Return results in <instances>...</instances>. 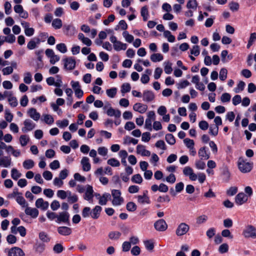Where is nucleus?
Segmentation results:
<instances>
[{"mask_svg":"<svg viewBox=\"0 0 256 256\" xmlns=\"http://www.w3.org/2000/svg\"><path fill=\"white\" fill-rule=\"evenodd\" d=\"M238 166L239 170L242 173L250 172L253 167V163L247 161L242 158H240L238 162Z\"/></svg>","mask_w":256,"mask_h":256,"instance_id":"f257e3e1","label":"nucleus"},{"mask_svg":"<svg viewBox=\"0 0 256 256\" xmlns=\"http://www.w3.org/2000/svg\"><path fill=\"white\" fill-rule=\"evenodd\" d=\"M10 198H16V202L22 207L26 206L28 204L22 196L21 192H18L17 188H14L13 192L8 195Z\"/></svg>","mask_w":256,"mask_h":256,"instance_id":"f03ea898","label":"nucleus"},{"mask_svg":"<svg viewBox=\"0 0 256 256\" xmlns=\"http://www.w3.org/2000/svg\"><path fill=\"white\" fill-rule=\"evenodd\" d=\"M243 236L246 238H252L254 239L256 238V230L252 226H248L244 230Z\"/></svg>","mask_w":256,"mask_h":256,"instance_id":"7ed1b4c3","label":"nucleus"},{"mask_svg":"<svg viewBox=\"0 0 256 256\" xmlns=\"http://www.w3.org/2000/svg\"><path fill=\"white\" fill-rule=\"evenodd\" d=\"M189 230V226L185 222H182L178 226L176 230V234L178 236H182L186 234Z\"/></svg>","mask_w":256,"mask_h":256,"instance_id":"20e7f679","label":"nucleus"},{"mask_svg":"<svg viewBox=\"0 0 256 256\" xmlns=\"http://www.w3.org/2000/svg\"><path fill=\"white\" fill-rule=\"evenodd\" d=\"M112 194L113 197V200L112 201L113 205H120L123 202V198L120 196V192L119 190H112Z\"/></svg>","mask_w":256,"mask_h":256,"instance_id":"39448f33","label":"nucleus"},{"mask_svg":"<svg viewBox=\"0 0 256 256\" xmlns=\"http://www.w3.org/2000/svg\"><path fill=\"white\" fill-rule=\"evenodd\" d=\"M64 62V68L66 70H72L76 66V60L72 58H66L63 60Z\"/></svg>","mask_w":256,"mask_h":256,"instance_id":"423d86ee","label":"nucleus"},{"mask_svg":"<svg viewBox=\"0 0 256 256\" xmlns=\"http://www.w3.org/2000/svg\"><path fill=\"white\" fill-rule=\"evenodd\" d=\"M24 126L22 128V130L24 132L32 131L36 126V124L30 119L25 120L24 122Z\"/></svg>","mask_w":256,"mask_h":256,"instance_id":"0eeeda50","label":"nucleus"},{"mask_svg":"<svg viewBox=\"0 0 256 256\" xmlns=\"http://www.w3.org/2000/svg\"><path fill=\"white\" fill-rule=\"evenodd\" d=\"M70 214L68 212L66 211L62 212L58 214L57 220L56 222L58 223L64 222L69 223Z\"/></svg>","mask_w":256,"mask_h":256,"instance_id":"6e6552de","label":"nucleus"},{"mask_svg":"<svg viewBox=\"0 0 256 256\" xmlns=\"http://www.w3.org/2000/svg\"><path fill=\"white\" fill-rule=\"evenodd\" d=\"M183 174L185 176L189 177L191 180H196L197 179V175L194 173L192 168L187 166L184 168Z\"/></svg>","mask_w":256,"mask_h":256,"instance_id":"1a4fd4ad","label":"nucleus"},{"mask_svg":"<svg viewBox=\"0 0 256 256\" xmlns=\"http://www.w3.org/2000/svg\"><path fill=\"white\" fill-rule=\"evenodd\" d=\"M154 226L156 230L160 232L164 231L168 228V225L163 219H160L156 221L154 224Z\"/></svg>","mask_w":256,"mask_h":256,"instance_id":"9d476101","label":"nucleus"},{"mask_svg":"<svg viewBox=\"0 0 256 256\" xmlns=\"http://www.w3.org/2000/svg\"><path fill=\"white\" fill-rule=\"evenodd\" d=\"M108 108V110H106V114L110 116H115L116 118H120L121 116V112L118 110H114L112 108L110 104H108V106H106L104 108L106 109V108Z\"/></svg>","mask_w":256,"mask_h":256,"instance_id":"9b49d317","label":"nucleus"},{"mask_svg":"<svg viewBox=\"0 0 256 256\" xmlns=\"http://www.w3.org/2000/svg\"><path fill=\"white\" fill-rule=\"evenodd\" d=\"M12 164V158L8 156H3L0 157V166L8 168Z\"/></svg>","mask_w":256,"mask_h":256,"instance_id":"f8f14e48","label":"nucleus"},{"mask_svg":"<svg viewBox=\"0 0 256 256\" xmlns=\"http://www.w3.org/2000/svg\"><path fill=\"white\" fill-rule=\"evenodd\" d=\"M25 207L26 209L24 210V212L26 215L30 216L33 218H36L38 217L39 212L37 208L29 207L28 206V205Z\"/></svg>","mask_w":256,"mask_h":256,"instance_id":"ddd939ff","label":"nucleus"},{"mask_svg":"<svg viewBox=\"0 0 256 256\" xmlns=\"http://www.w3.org/2000/svg\"><path fill=\"white\" fill-rule=\"evenodd\" d=\"M8 256H24V253L20 248L16 246L8 250Z\"/></svg>","mask_w":256,"mask_h":256,"instance_id":"4468645a","label":"nucleus"},{"mask_svg":"<svg viewBox=\"0 0 256 256\" xmlns=\"http://www.w3.org/2000/svg\"><path fill=\"white\" fill-rule=\"evenodd\" d=\"M35 206L38 208L46 210L48 208L49 204L48 202L44 201L42 198H39L36 200Z\"/></svg>","mask_w":256,"mask_h":256,"instance_id":"2eb2a0df","label":"nucleus"},{"mask_svg":"<svg viewBox=\"0 0 256 256\" xmlns=\"http://www.w3.org/2000/svg\"><path fill=\"white\" fill-rule=\"evenodd\" d=\"M27 114L31 118L35 121H38L40 116V114L34 108H30L28 110Z\"/></svg>","mask_w":256,"mask_h":256,"instance_id":"dca6fc26","label":"nucleus"},{"mask_svg":"<svg viewBox=\"0 0 256 256\" xmlns=\"http://www.w3.org/2000/svg\"><path fill=\"white\" fill-rule=\"evenodd\" d=\"M248 200V196L243 192L238 194L235 198V201L236 204L242 205Z\"/></svg>","mask_w":256,"mask_h":256,"instance_id":"f3484780","label":"nucleus"},{"mask_svg":"<svg viewBox=\"0 0 256 256\" xmlns=\"http://www.w3.org/2000/svg\"><path fill=\"white\" fill-rule=\"evenodd\" d=\"M143 100L146 102H150L154 99L155 96L154 92L150 90H144L142 94Z\"/></svg>","mask_w":256,"mask_h":256,"instance_id":"a211bd4d","label":"nucleus"},{"mask_svg":"<svg viewBox=\"0 0 256 256\" xmlns=\"http://www.w3.org/2000/svg\"><path fill=\"white\" fill-rule=\"evenodd\" d=\"M133 109L140 114H144L146 111L148 106L141 103H136L134 105Z\"/></svg>","mask_w":256,"mask_h":256,"instance_id":"6ab92c4d","label":"nucleus"},{"mask_svg":"<svg viewBox=\"0 0 256 256\" xmlns=\"http://www.w3.org/2000/svg\"><path fill=\"white\" fill-rule=\"evenodd\" d=\"M80 164L82 165V170L84 172H88L91 168V166L88 157H83L81 160Z\"/></svg>","mask_w":256,"mask_h":256,"instance_id":"aec40b11","label":"nucleus"},{"mask_svg":"<svg viewBox=\"0 0 256 256\" xmlns=\"http://www.w3.org/2000/svg\"><path fill=\"white\" fill-rule=\"evenodd\" d=\"M94 190L92 187L91 186L87 185L86 188V191L84 196V198L86 200L90 201L92 200L94 197L93 195Z\"/></svg>","mask_w":256,"mask_h":256,"instance_id":"412c9836","label":"nucleus"},{"mask_svg":"<svg viewBox=\"0 0 256 256\" xmlns=\"http://www.w3.org/2000/svg\"><path fill=\"white\" fill-rule=\"evenodd\" d=\"M136 152L142 156H150V152L146 150L144 146L140 144L137 146Z\"/></svg>","mask_w":256,"mask_h":256,"instance_id":"4be33fe9","label":"nucleus"},{"mask_svg":"<svg viewBox=\"0 0 256 256\" xmlns=\"http://www.w3.org/2000/svg\"><path fill=\"white\" fill-rule=\"evenodd\" d=\"M80 30L85 33H88L90 32V36L92 38H94L97 34V31L96 29L93 28L90 30V28L86 24H82L81 26Z\"/></svg>","mask_w":256,"mask_h":256,"instance_id":"5701e85b","label":"nucleus"},{"mask_svg":"<svg viewBox=\"0 0 256 256\" xmlns=\"http://www.w3.org/2000/svg\"><path fill=\"white\" fill-rule=\"evenodd\" d=\"M146 193L147 192H146L142 195H138L137 196L138 202V203L140 204H148L150 203L149 198L147 196Z\"/></svg>","mask_w":256,"mask_h":256,"instance_id":"b1692460","label":"nucleus"},{"mask_svg":"<svg viewBox=\"0 0 256 256\" xmlns=\"http://www.w3.org/2000/svg\"><path fill=\"white\" fill-rule=\"evenodd\" d=\"M58 232L59 234L66 236L71 234L72 230L68 227L62 226L58 228Z\"/></svg>","mask_w":256,"mask_h":256,"instance_id":"393cba45","label":"nucleus"},{"mask_svg":"<svg viewBox=\"0 0 256 256\" xmlns=\"http://www.w3.org/2000/svg\"><path fill=\"white\" fill-rule=\"evenodd\" d=\"M198 154L201 160H208L210 158V154L207 152L205 146L200 148Z\"/></svg>","mask_w":256,"mask_h":256,"instance_id":"a878e982","label":"nucleus"},{"mask_svg":"<svg viewBox=\"0 0 256 256\" xmlns=\"http://www.w3.org/2000/svg\"><path fill=\"white\" fill-rule=\"evenodd\" d=\"M102 208L100 206H96L92 210V212L91 216L94 219H97L100 214V212L102 210Z\"/></svg>","mask_w":256,"mask_h":256,"instance_id":"bb28decb","label":"nucleus"},{"mask_svg":"<svg viewBox=\"0 0 256 256\" xmlns=\"http://www.w3.org/2000/svg\"><path fill=\"white\" fill-rule=\"evenodd\" d=\"M114 49L116 51L120 50H125L127 48L126 44H124L118 40L117 42L113 45Z\"/></svg>","mask_w":256,"mask_h":256,"instance_id":"cd10ccee","label":"nucleus"},{"mask_svg":"<svg viewBox=\"0 0 256 256\" xmlns=\"http://www.w3.org/2000/svg\"><path fill=\"white\" fill-rule=\"evenodd\" d=\"M23 167L26 170L32 168L34 166V162L30 159L25 160L22 163Z\"/></svg>","mask_w":256,"mask_h":256,"instance_id":"c85d7f7f","label":"nucleus"},{"mask_svg":"<svg viewBox=\"0 0 256 256\" xmlns=\"http://www.w3.org/2000/svg\"><path fill=\"white\" fill-rule=\"evenodd\" d=\"M150 60L152 62H156L163 60V56L160 53H154L150 56Z\"/></svg>","mask_w":256,"mask_h":256,"instance_id":"c756f323","label":"nucleus"},{"mask_svg":"<svg viewBox=\"0 0 256 256\" xmlns=\"http://www.w3.org/2000/svg\"><path fill=\"white\" fill-rule=\"evenodd\" d=\"M140 14L143 18V20L146 21L148 18V10L146 6H144L142 8Z\"/></svg>","mask_w":256,"mask_h":256,"instance_id":"7c9ffc66","label":"nucleus"},{"mask_svg":"<svg viewBox=\"0 0 256 256\" xmlns=\"http://www.w3.org/2000/svg\"><path fill=\"white\" fill-rule=\"evenodd\" d=\"M110 197V194L108 193L104 194L102 196L99 198V204L100 205H106L108 202V199Z\"/></svg>","mask_w":256,"mask_h":256,"instance_id":"2f4dec72","label":"nucleus"},{"mask_svg":"<svg viewBox=\"0 0 256 256\" xmlns=\"http://www.w3.org/2000/svg\"><path fill=\"white\" fill-rule=\"evenodd\" d=\"M164 36L167 38L168 40L170 42H173L175 41V37L172 35L169 30H165L164 32Z\"/></svg>","mask_w":256,"mask_h":256,"instance_id":"473e14b6","label":"nucleus"},{"mask_svg":"<svg viewBox=\"0 0 256 256\" xmlns=\"http://www.w3.org/2000/svg\"><path fill=\"white\" fill-rule=\"evenodd\" d=\"M52 26L55 29H60L62 26V21L60 18H55L52 22Z\"/></svg>","mask_w":256,"mask_h":256,"instance_id":"72a5a7b5","label":"nucleus"},{"mask_svg":"<svg viewBox=\"0 0 256 256\" xmlns=\"http://www.w3.org/2000/svg\"><path fill=\"white\" fill-rule=\"evenodd\" d=\"M165 139L166 142L170 145H173L176 142L175 138L172 134H166L165 136Z\"/></svg>","mask_w":256,"mask_h":256,"instance_id":"f704fd0d","label":"nucleus"},{"mask_svg":"<svg viewBox=\"0 0 256 256\" xmlns=\"http://www.w3.org/2000/svg\"><path fill=\"white\" fill-rule=\"evenodd\" d=\"M117 92V88H112L106 90V94L107 96L110 98H113L115 96Z\"/></svg>","mask_w":256,"mask_h":256,"instance_id":"c9c22d12","label":"nucleus"},{"mask_svg":"<svg viewBox=\"0 0 256 256\" xmlns=\"http://www.w3.org/2000/svg\"><path fill=\"white\" fill-rule=\"evenodd\" d=\"M122 36L124 38L126 41L129 43L132 42L134 40V36L132 34H129L126 30L122 32Z\"/></svg>","mask_w":256,"mask_h":256,"instance_id":"e433bc0d","label":"nucleus"},{"mask_svg":"<svg viewBox=\"0 0 256 256\" xmlns=\"http://www.w3.org/2000/svg\"><path fill=\"white\" fill-rule=\"evenodd\" d=\"M218 132V127L217 126L212 124L210 126L209 133L214 136H216Z\"/></svg>","mask_w":256,"mask_h":256,"instance_id":"4c0bfd02","label":"nucleus"},{"mask_svg":"<svg viewBox=\"0 0 256 256\" xmlns=\"http://www.w3.org/2000/svg\"><path fill=\"white\" fill-rule=\"evenodd\" d=\"M121 236V233L118 232H111L108 234V237L110 240H118Z\"/></svg>","mask_w":256,"mask_h":256,"instance_id":"58836bf2","label":"nucleus"},{"mask_svg":"<svg viewBox=\"0 0 256 256\" xmlns=\"http://www.w3.org/2000/svg\"><path fill=\"white\" fill-rule=\"evenodd\" d=\"M144 246L147 250L152 252L154 248V242L150 240H145L144 242Z\"/></svg>","mask_w":256,"mask_h":256,"instance_id":"ea45409f","label":"nucleus"},{"mask_svg":"<svg viewBox=\"0 0 256 256\" xmlns=\"http://www.w3.org/2000/svg\"><path fill=\"white\" fill-rule=\"evenodd\" d=\"M22 176V174L15 168H13L11 170V176L14 180H17Z\"/></svg>","mask_w":256,"mask_h":256,"instance_id":"a19ab883","label":"nucleus"},{"mask_svg":"<svg viewBox=\"0 0 256 256\" xmlns=\"http://www.w3.org/2000/svg\"><path fill=\"white\" fill-rule=\"evenodd\" d=\"M131 86L130 84L128 83H124L121 87V92L123 94V96L124 94L126 92H129L130 90Z\"/></svg>","mask_w":256,"mask_h":256,"instance_id":"79ce46f5","label":"nucleus"},{"mask_svg":"<svg viewBox=\"0 0 256 256\" xmlns=\"http://www.w3.org/2000/svg\"><path fill=\"white\" fill-rule=\"evenodd\" d=\"M164 70L166 74H170L172 71V64L169 62H165L164 63Z\"/></svg>","mask_w":256,"mask_h":256,"instance_id":"37998d69","label":"nucleus"},{"mask_svg":"<svg viewBox=\"0 0 256 256\" xmlns=\"http://www.w3.org/2000/svg\"><path fill=\"white\" fill-rule=\"evenodd\" d=\"M132 180L133 182L140 184L142 182V178L140 174H136L134 175L132 178Z\"/></svg>","mask_w":256,"mask_h":256,"instance_id":"c03bdc74","label":"nucleus"},{"mask_svg":"<svg viewBox=\"0 0 256 256\" xmlns=\"http://www.w3.org/2000/svg\"><path fill=\"white\" fill-rule=\"evenodd\" d=\"M107 163L108 164L114 167H117L120 166V162H119V161L114 158H112L109 159L107 161Z\"/></svg>","mask_w":256,"mask_h":256,"instance_id":"a18cd8bd","label":"nucleus"},{"mask_svg":"<svg viewBox=\"0 0 256 256\" xmlns=\"http://www.w3.org/2000/svg\"><path fill=\"white\" fill-rule=\"evenodd\" d=\"M40 43L39 40H38V42H36L34 40H30L27 44V48L28 49L32 50L36 48L37 44Z\"/></svg>","mask_w":256,"mask_h":256,"instance_id":"49530a36","label":"nucleus"},{"mask_svg":"<svg viewBox=\"0 0 256 256\" xmlns=\"http://www.w3.org/2000/svg\"><path fill=\"white\" fill-rule=\"evenodd\" d=\"M138 142V140L134 138H132L129 136H126L124 138V144H130V143L134 144H136Z\"/></svg>","mask_w":256,"mask_h":256,"instance_id":"de8ad7c7","label":"nucleus"},{"mask_svg":"<svg viewBox=\"0 0 256 256\" xmlns=\"http://www.w3.org/2000/svg\"><path fill=\"white\" fill-rule=\"evenodd\" d=\"M44 120V122L48 124H51L54 122V120L53 117L50 114H44L43 116Z\"/></svg>","mask_w":256,"mask_h":256,"instance_id":"09e8293b","label":"nucleus"},{"mask_svg":"<svg viewBox=\"0 0 256 256\" xmlns=\"http://www.w3.org/2000/svg\"><path fill=\"white\" fill-rule=\"evenodd\" d=\"M208 216H206L205 214H202V216H198L196 218V224H202L208 220Z\"/></svg>","mask_w":256,"mask_h":256,"instance_id":"8fccbe9b","label":"nucleus"},{"mask_svg":"<svg viewBox=\"0 0 256 256\" xmlns=\"http://www.w3.org/2000/svg\"><path fill=\"white\" fill-rule=\"evenodd\" d=\"M222 175L224 176V178L228 181L230 176V174L229 172L228 168L226 166H224L222 168Z\"/></svg>","mask_w":256,"mask_h":256,"instance_id":"3c124183","label":"nucleus"},{"mask_svg":"<svg viewBox=\"0 0 256 256\" xmlns=\"http://www.w3.org/2000/svg\"><path fill=\"white\" fill-rule=\"evenodd\" d=\"M8 102L10 105L13 108L16 107L18 104L16 98L13 95L10 98H8Z\"/></svg>","mask_w":256,"mask_h":256,"instance_id":"603ef678","label":"nucleus"},{"mask_svg":"<svg viewBox=\"0 0 256 256\" xmlns=\"http://www.w3.org/2000/svg\"><path fill=\"white\" fill-rule=\"evenodd\" d=\"M29 141V138L26 135H22L20 138V142L22 146H26Z\"/></svg>","mask_w":256,"mask_h":256,"instance_id":"864d4df0","label":"nucleus"},{"mask_svg":"<svg viewBox=\"0 0 256 256\" xmlns=\"http://www.w3.org/2000/svg\"><path fill=\"white\" fill-rule=\"evenodd\" d=\"M198 6L196 0H189L186 4L188 8L196 9Z\"/></svg>","mask_w":256,"mask_h":256,"instance_id":"5fc2aeb1","label":"nucleus"},{"mask_svg":"<svg viewBox=\"0 0 256 256\" xmlns=\"http://www.w3.org/2000/svg\"><path fill=\"white\" fill-rule=\"evenodd\" d=\"M231 96L228 93H224L220 97V100L222 102H228L230 100Z\"/></svg>","mask_w":256,"mask_h":256,"instance_id":"6e6d98bb","label":"nucleus"},{"mask_svg":"<svg viewBox=\"0 0 256 256\" xmlns=\"http://www.w3.org/2000/svg\"><path fill=\"white\" fill-rule=\"evenodd\" d=\"M82 216L84 218H87L89 217L90 214H92L90 208L89 207H85L82 210Z\"/></svg>","mask_w":256,"mask_h":256,"instance_id":"4d7b16f0","label":"nucleus"},{"mask_svg":"<svg viewBox=\"0 0 256 256\" xmlns=\"http://www.w3.org/2000/svg\"><path fill=\"white\" fill-rule=\"evenodd\" d=\"M200 47L198 45L194 46L190 50V54L194 55L195 56H198L200 54Z\"/></svg>","mask_w":256,"mask_h":256,"instance_id":"13d9d810","label":"nucleus"},{"mask_svg":"<svg viewBox=\"0 0 256 256\" xmlns=\"http://www.w3.org/2000/svg\"><path fill=\"white\" fill-rule=\"evenodd\" d=\"M228 246L227 244L224 243L222 244L218 248V252L220 254H224L228 252Z\"/></svg>","mask_w":256,"mask_h":256,"instance_id":"bf43d9fd","label":"nucleus"},{"mask_svg":"<svg viewBox=\"0 0 256 256\" xmlns=\"http://www.w3.org/2000/svg\"><path fill=\"white\" fill-rule=\"evenodd\" d=\"M228 71L226 68H222L220 72V78L221 80H224L227 78Z\"/></svg>","mask_w":256,"mask_h":256,"instance_id":"052dcab7","label":"nucleus"},{"mask_svg":"<svg viewBox=\"0 0 256 256\" xmlns=\"http://www.w3.org/2000/svg\"><path fill=\"white\" fill-rule=\"evenodd\" d=\"M32 80V74L30 72H26L24 74V81L26 84H30Z\"/></svg>","mask_w":256,"mask_h":256,"instance_id":"680f3d73","label":"nucleus"},{"mask_svg":"<svg viewBox=\"0 0 256 256\" xmlns=\"http://www.w3.org/2000/svg\"><path fill=\"white\" fill-rule=\"evenodd\" d=\"M98 154L103 156H106L108 152V150L104 146H100L98 148Z\"/></svg>","mask_w":256,"mask_h":256,"instance_id":"e2e57ef3","label":"nucleus"},{"mask_svg":"<svg viewBox=\"0 0 256 256\" xmlns=\"http://www.w3.org/2000/svg\"><path fill=\"white\" fill-rule=\"evenodd\" d=\"M202 160H198L195 162V166L198 170H204L206 167L205 162Z\"/></svg>","mask_w":256,"mask_h":256,"instance_id":"0e129e2a","label":"nucleus"},{"mask_svg":"<svg viewBox=\"0 0 256 256\" xmlns=\"http://www.w3.org/2000/svg\"><path fill=\"white\" fill-rule=\"evenodd\" d=\"M56 49L62 53H65L67 51V48L66 44L64 43L58 44L56 46Z\"/></svg>","mask_w":256,"mask_h":256,"instance_id":"69168bd1","label":"nucleus"},{"mask_svg":"<svg viewBox=\"0 0 256 256\" xmlns=\"http://www.w3.org/2000/svg\"><path fill=\"white\" fill-rule=\"evenodd\" d=\"M4 39L5 42L10 44H12L16 40V37L14 34H10L6 36H4Z\"/></svg>","mask_w":256,"mask_h":256,"instance_id":"338daca9","label":"nucleus"},{"mask_svg":"<svg viewBox=\"0 0 256 256\" xmlns=\"http://www.w3.org/2000/svg\"><path fill=\"white\" fill-rule=\"evenodd\" d=\"M136 208V205L133 202H129L126 204V209L130 212L135 211Z\"/></svg>","mask_w":256,"mask_h":256,"instance_id":"774afa93","label":"nucleus"}]
</instances>
